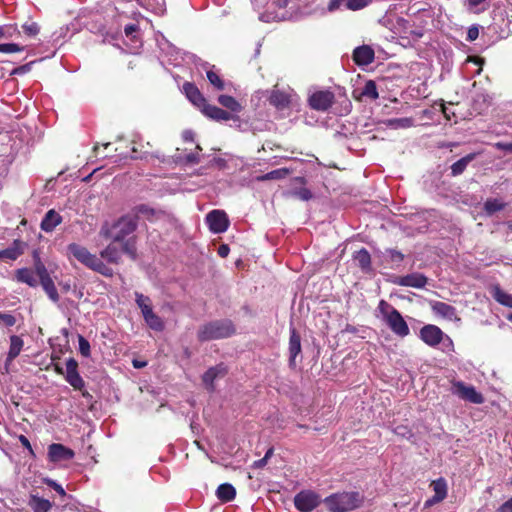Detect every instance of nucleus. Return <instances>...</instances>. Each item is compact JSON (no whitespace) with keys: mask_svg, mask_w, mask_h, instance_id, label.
<instances>
[{"mask_svg":"<svg viewBox=\"0 0 512 512\" xmlns=\"http://www.w3.org/2000/svg\"><path fill=\"white\" fill-rule=\"evenodd\" d=\"M67 254L68 256H72L77 259L84 266L99 272L104 276L112 275V270L95 254L90 253L84 246L77 243H71L67 246Z\"/></svg>","mask_w":512,"mask_h":512,"instance_id":"obj_1","label":"nucleus"},{"mask_svg":"<svg viewBox=\"0 0 512 512\" xmlns=\"http://www.w3.org/2000/svg\"><path fill=\"white\" fill-rule=\"evenodd\" d=\"M378 311L385 323L397 336L403 338L410 333L409 327L402 315L388 302L381 300L378 304Z\"/></svg>","mask_w":512,"mask_h":512,"instance_id":"obj_2","label":"nucleus"},{"mask_svg":"<svg viewBox=\"0 0 512 512\" xmlns=\"http://www.w3.org/2000/svg\"><path fill=\"white\" fill-rule=\"evenodd\" d=\"M362 498L357 492L335 493L324 499L330 512H349L360 506Z\"/></svg>","mask_w":512,"mask_h":512,"instance_id":"obj_3","label":"nucleus"},{"mask_svg":"<svg viewBox=\"0 0 512 512\" xmlns=\"http://www.w3.org/2000/svg\"><path fill=\"white\" fill-rule=\"evenodd\" d=\"M137 227V218L134 215L121 217L110 228H102L101 234L114 242H125V238L133 233Z\"/></svg>","mask_w":512,"mask_h":512,"instance_id":"obj_4","label":"nucleus"},{"mask_svg":"<svg viewBox=\"0 0 512 512\" xmlns=\"http://www.w3.org/2000/svg\"><path fill=\"white\" fill-rule=\"evenodd\" d=\"M235 328L231 321L220 320L213 321L203 325L198 331V338L201 341H209L215 339H222L234 334Z\"/></svg>","mask_w":512,"mask_h":512,"instance_id":"obj_5","label":"nucleus"},{"mask_svg":"<svg viewBox=\"0 0 512 512\" xmlns=\"http://www.w3.org/2000/svg\"><path fill=\"white\" fill-rule=\"evenodd\" d=\"M136 303L141 309L146 324L154 331H163L165 327L164 321L153 312L150 298L136 293Z\"/></svg>","mask_w":512,"mask_h":512,"instance_id":"obj_6","label":"nucleus"},{"mask_svg":"<svg viewBox=\"0 0 512 512\" xmlns=\"http://www.w3.org/2000/svg\"><path fill=\"white\" fill-rule=\"evenodd\" d=\"M421 340L431 347H435L440 343H443L445 349H452L453 342L451 338L443 333V331L432 324L425 325L420 330Z\"/></svg>","mask_w":512,"mask_h":512,"instance_id":"obj_7","label":"nucleus"},{"mask_svg":"<svg viewBox=\"0 0 512 512\" xmlns=\"http://www.w3.org/2000/svg\"><path fill=\"white\" fill-rule=\"evenodd\" d=\"M122 253H126L132 258L135 257V247L131 239H128L123 243L114 242V240H112V243L101 251V257L110 263H117Z\"/></svg>","mask_w":512,"mask_h":512,"instance_id":"obj_8","label":"nucleus"},{"mask_svg":"<svg viewBox=\"0 0 512 512\" xmlns=\"http://www.w3.org/2000/svg\"><path fill=\"white\" fill-rule=\"evenodd\" d=\"M451 392L459 398L474 404H481L484 401L483 396L473 386L466 385L461 381L452 382Z\"/></svg>","mask_w":512,"mask_h":512,"instance_id":"obj_9","label":"nucleus"},{"mask_svg":"<svg viewBox=\"0 0 512 512\" xmlns=\"http://www.w3.org/2000/svg\"><path fill=\"white\" fill-rule=\"evenodd\" d=\"M320 502V496L310 490L301 491L294 498L295 507L301 512H310L314 510Z\"/></svg>","mask_w":512,"mask_h":512,"instance_id":"obj_10","label":"nucleus"},{"mask_svg":"<svg viewBox=\"0 0 512 512\" xmlns=\"http://www.w3.org/2000/svg\"><path fill=\"white\" fill-rule=\"evenodd\" d=\"M308 102L312 109L326 111L334 102V94L329 90L316 91L310 95Z\"/></svg>","mask_w":512,"mask_h":512,"instance_id":"obj_11","label":"nucleus"},{"mask_svg":"<svg viewBox=\"0 0 512 512\" xmlns=\"http://www.w3.org/2000/svg\"><path fill=\"white\" fill-rule=\"evenodd\" d=\"M206 222L213 233H223L228 229L229 220L222 210H213L206 215Z\"/></svg>","mask_w":512,"mask_h":512,"instance_id":"obj_12","label":"nucleus"},{"mask_svg":"<svg viewBox=\"0 0 512 512\" xmlns=\"http://www.w3.org/2000/svg\"><path fill=\"white\" fill-rule=\"evenodd\" d=\"M295 97L296 94L292 90L282 91L274 89L270 94L269 102L278 110H283L289 107Z\"/></svg>","mask_w":512,"mask_h":512,"instance_id":"obj_13","label":"nucleus"},{"mask_svg":"<svg viewBox=\"0 0 512 512\" xmlns=\"http://www.w3.org/2000/svg\"><path fill=\"white\" fill-rule=\"evenodd\" d=\"M431 309L433 313L448 321H460V318L457 316L456 309L441 301H433L431 302Z\"/></svg>","mask_w":512,"mask_h":512,"instance_id":"obj_14","label":"nucleus"},{"mask_svg":"<svg viewBox=\"0 0 512 512\" xmlns=\"http://www.w3.org/2000/svg\"><path fill=\"white\" fill-rule=\"evenodd\" d=\"M75 453L62 444L53 443L48 447V458L52 462L71 460Z\"/></svg>","mask_w":512,"mask_h":512,"instance_id":"obj_15","label":"nucleus"},{"mask_svg":"<svg viewBox=\"0 0 512 512\" xmlns=\"http://www.w3.org/2000/svg\"><path fill=\"white\" fill-rule=\"evenodd\" d=\"M78 364L75 359L66 361V381L75 389L80 390L84 386L83 379L77 371Z\"/></svg>","mask_w":512,"mask_h":512,"instance_id":"obj_16","label":"nucleus"},{"mask_svg":"<svg viewBox=\"0 0 512 512\" xmlns=\"http://www.w3.org/2000/svg\"><path fill=\"white\" fill-rule=\"evenodd\" d=\"M394 283L400 286L423 288L427 283V278L419 273H413L406 276L398 277Z\"/></svg>","mask_w":512,"mask_h":512,"instance_id":"obj_17","label":"nucleus"},{"mask_svg":"<svg viewBox=\"0 0 512 512\" xmlns=\"http://www.w3.org/2000/svg\"><path fill=\"white\" fill-rule=\"evenodd\" d=\"M353 95L358 100L363 98L376 100L379 97L376 83L372 80L367 81L362 88L354 90Z\"/></svg>","mask_w":512,"mask_h":512,"instance_id":"obj_18","label":"nucleus"},{"mask_svg":"<svg viewBox=\"0 0 512 512\" xmlns=\"http://www.w3.org/2000/svg\"><path fill=\"white\" fill-rule=\"evenodd\" d=\"M202 113L216 121H228L232 118L231 114L224 111L223 109L210 105L207 102L205 105L201 108Z\"/></svg>","mask_w":512,"mask_h":512,"instance_id":"obj_19","label":"nucleus"},{"mask_svg":"<svg viewBox=\"0 0 512 512\" xmlns=\"http://www.w3.org/2000/svg\"><path fill=\"white\" fill-rule=\"evenodd\" d=\"M353 59L358 65H368L374 60V51L367 45L357 47L353 52Z\"/></svg>","mask_w":512,"mask_h":512,"instance_id":"obj_20","label":"nucleus"},{"mask_svg":"<svg viewBox=\"0 0 512 512\" xmlns=\"http://www.w3.org/2000/svg\"><path fill=\"white\" fill-rule=\"evenodd\" d=\"M183 90L187 98L200 110L205 105L206 99L202 96L199 89L192 83H185Z\"/></svg>","mask_w":512,"mask_h":512,"instance_id":"obj_21","label":"nucleus"},{"mask_svg":"<svg viewBox=\"0 0 512 512\" xmlns=\"http://www.w3.org/2000/svg\"><path fill=\"white\" fill-rule=\"evenodd\" d=\"M28 505L33 512H49L53 507L51 501L36 494H30Z\"/></svg>","mask_w":512,"mask_h":512,"instance_id":"obj_22","label":"nucleus"},{"mask_svg":"<svg viewBox=\"0 0 512 512\" xmlns=\"http://www.w3.org/2000/svg\"><path fill=\"white\" fill-rule=\"evenodd\" d=\"M61 221L62 218L56 211L49 210L41 222V229L45 232H52Z\"/></svg>","mask_w":512,"mask_h":512,"instance_id":"obj_23","label":"nucleus"},{"mask_svg":"<svg viewBox=\"0 0 512 512\" xmlns=\"http://www.w3.org/2000/svg\"><path fill=\"white\" fill-rule=\"evenodd\" d=\"M226 374V368L223 365H217L208 369L203 375V382L207 388L213 389V382L219 377H223Z\"/></svg>","mask_w":512,"mask_h":512,"instance_id":"obj_24","label":"nucleus"},{"mask_svg":"<svg viewBox=\"0 0 512 512\" xmlns=\"http://www.w3.org/2000/svg\"><path fill=\"white\" fill-rule=\"evenodd\" d=\"M16 279L21 283H25L30 287H36L38 284V279L35 275V272L29 268H22L16 271Z\"/></svg>","mask_w":512,"mask_h":512,"instance_id":"obj_25","label":"nucleus"},{"mask_svg":"<svg viewBox=\"0 0 512 512\" xmlns=\"http://www.w3.org/2000/svg\"><path fill=\"white\" fill-rule=\"evenodd\" d=\"M216 495L222 502H230L235 498L236 490L231 484L224 483L217 488Z\"/></svg>","mask_w":512,"mask_h":512,"instance_id":"obj_26","label":"nucleus"},{"mask_svg":"<svg viewBox=\"0 0 512 512\" xmlns=\"http://www.w3.org/2000/svg\"><path fill=\"white\" fill-rule=\"evenodd\" d=\"M301 352V342L300 336L296 332L295 329L291 330L290 339H289V353H290V361L294 362L297 355Z\"/></svg>","mask_w":512,"mask_h":512,"instance_id":"obj_27","label":"nucleus"},{"mask_svg":"<svg viewBox=\"0 0 512 512\" xmlns=\"http://www.w3.org/2000/svg\"><path fill=\"white\" fill-rule=\"evenodd\" d=\"M431 486L435 492L434 501H443L447 496V483L445 479L439 478L432 481Z\"/></svg>","mask_w":512,"mask_h":512,"instance_id":"obj_28","label":"nucleus"},{"mask_svg":"<svg viewBox=\"0 0 512 512\" xmlns=\"http://www.w3.org/2000/svg\"><path fill=\"white\" fill-rule=\"evenodd\" d=\"M492 296L501 305L512 308V295L503 291L499 286L492 288Z\"/></svg>","mask_w":512,"mask_h":512,"instance_id":"obj_29","label":"nucleus"},{"mask_svg":"<svg viewBox=\"0 0 512 512\" xmlns=\"http://www.w3.org/2000/svg\"><path fill=\"white\" fill-rule=\"evenodd\" d=\"M44 291L48 295L49 299L53 301L54 303H57L59 301V294L57 292V289L54 285V282L52 278H47L43 281H40Z\"/></svg>","mask_w":512,"mask_h":512,"instance_id":"obj_30","label":"nucleus"},{"mask_svg":"<svg viewBox=\"0 0 512 512\" xmlns=\"http://www.w3.org/2000/svg\"><path fill=\"white\" fill-rule=\"evenodd\" d=\"M218 102L226 107L227 109L233 111V112H240L242 107L240 105V103L235 99L233 98L232 96H228V95H220L218 97Z\"/></svg>","mask_w":512,"mask_h":512,"instance_id":"obj_31","label":"nucleus"},{"mask_svg":"<svg viewBox=\"0 0 512 512\" xmlns=\"http://www.w3.org/2000/svg\"><path fill=\"white\" fill-rule=\"evenodd\" d=\"M474 159V154H469L458 161H456L451 166V173L454 176L460 175L467 167V165Z\"/></svg>","mask_w":512,"mask_h":512,"instance_id":"obj_32","label":"nucleus"},{"mask_svg":"<svg viewBox=\"0 0 512 512\" xmlns=\"http://www.w3.org/2000/svg\"><path fill=\"white\" fill-rule=\"evenodd\" d=\"M22 347H23L22 339L18 336H11L8 358L9 359L16 358L19 355V353L21 352Z\"/></svg>","mask_w":512,"mask_h":512,"instance_id":"obj_33","label":"nucleus"},{"mask_svg":"<svg viewBox=\"0 0 512 512\" xmlns=\"http://www.w3.org/2000/svg\"><path fill=\"white\" fill-rule=\"evenodd\" d=\"M354 261L362 268L367 269L370 267L371 258L367 250L361 249L354 254Z\"/></svg>","mask_w":512,"mask_h":512,"instance_id":"obj_34","label":"nucleus"},{"mask_svg":"<svg viewBox=\"0 0 512 512\" xmlns=\"http://www.w3.org/2000/svg\"><path fill=\"white\" fill-rule=\"evenodd\" d=\"M289 171L286 168L276 169L264 175L258 176V181H266V180H277L282 179L288 175Z\"/></svg>","mask_w":512,"mask_h":512,"instance_id":"obj_35","label":"nucleus"},{"mask_svg":"<svg viewBox=\"0 0 512 512\" xmlns=\"http://www.w3.org/2000/svg\"><path fill=\"white\" fill-rule=\"evenodd\" d=\"M387 125L394 128H408L413 125V119L411 118H395L387 121Z\"/></svg>","mask_w":512,"mask_h":512,"instance_id":"obj_36","label":"nucleus"},{"mask_svg":"<svg viewBox=\"0 0 512 512\" xmlns=\"http://www.w3.org/2000/svg\"><path fill=\"white\" fill-rule=\"evenodd\" d=\"M484 207L488 214H493L502 210L504 208V204L498 199H489L485 202Z\"/></svg>","mask_w":512,"mask_h":512,"instance_id":"obj_37","label":"nucleus"},{"mask_svg":"<svg viewBox=\"0 0 512 512\" xmlns=\"http://www.w3.org/2000/svg\"><path fill=\"white\" fill-rule=\"evenodd\" d=\"M21 254V251L17 247H10L5 250L0 251V259L2 260H15Z\"/></svg>","mask_w":512,"mask_h":512,"instance_id":"obj_38","label":"nucleus"},{"mask_svg":"<svg viewBox=\"0 0 512 512\" xmlns=\"http://www.w3.org/2000/svg\"><path fill=\"white\" fill-rule=\"evenodd\" d=\"M207 78L209 82L217 89V90H223L224 89V82L220 78V76L213 70L207 71Z\"/></svg>","mask_w":512,"mask_h":512,"instance_id":"obj_39","label":"nucleus"},{"mask_svg":"<svg viewBox=\"0 0 512 512\" xmlns=\"http://www.w3.org/2000/svg\"><path fill=\"white\" fill-rule=\"evenodd\" d=\"M371 3V0H347L345 7L349 10L356 11L363 9Z\"/></svg>","mask_w":512,"mask_h":512,"instance_id":"obj_40","label":"nucleus"},{"mask_svg":"<svg viewBox=\"0 0 512 512\" xmlns=\"http://www.w3.org/2000/svg\"><path fill=\"white\" fill-rule=\"evenodd\" d=\"M34 272H35L37 279H39V281H43L47 278H50V275H49L45 265L40 261L36 262Z\"/></svg>","mask_w":512,"mask_h":512,"instance_id":"obj_41","label":"nucleus"},{"mask_svg":"<svg viewBox=\"0 0 512 512\" xmlns=\"http://www.w3.org/2000/svg\"><path fill=\"white\" fill-rule=\"evenodd\" d=\"M24 33L28 36L34 37L39 33V26L36 22H27L22 26Z\"/></svg>","mask_w":512,"mask_h":512,"instance_id":"obj_42","label":"nucleus"},{"mask_svg":"<svg viewBox=\"0 0 512 512\" xmlns=\"http://www.w3.org/2000/svg\"><path fill=\"white\" fill-rule=\"evenodd\" d=\"M23 48L19 46L18 44L14 43H6V44H0V52L10 54V53H16L21 52Z\"/></svg>","mask_w":512,"mask_h":512,"instance_id":"obj_43","label":"nucleus"},{"mask_svg":"<svg viewBox=\"0 0 512 512\" xmlns=\"http://www.w3.org/2000/svg\"><path fill=\"white\" fill-rule=\"evenodd\" d=\"M486 0H466V5L469 11L473 13H479L484 10L480 5L483 4Z\"/></svg>","mask_w":512,"mask_h":512,"instance_id":"obj_44","label":"nucleus"},{"mask_svg":"<svg viewBox=\"0 0 512 512\" xmlns=\"http://www.w3.org/2000/svg\"><path fill=\"white\" fill-rule=\"evenodd\" d=\"M79 351L85 357L90 355V344L83 336H79Z\"/></svg>","mask_w":512,"mask_h":512,"instance_id":"obj_45","label":"nucleus"},{"mask_svg":"<svg viewBox=\"0 0 512 512\" xmlns=\"http://www.w3.org/2000/svg\"><path fill=\"white\" fill-rule=\"evenodd\" d=\"M44 483L47 484L49 487L53 488L60 496H62V497L66 496L65 490L56 481L46 478V479H44Z\"/></svg>","mask_w":512,"mask_h":512,"instance_id":"obj_46","label":"nucleus"},{"mask_svg":"<svg viewBox=\"0 0 512 512\" xmlns=\"http://www.w3.org/2000/svg\"><path fill=\"white\" fill-rule=\"evenodd\" d=\"M347 3V0H330L327 5V11L328 12H334L342 7V5H345Z\"/></svg>","mask_w":512,"mask_h":512,"instance_id":"obj_47","label":"nucleus"},{"mask_svg":"<svg viewBox=\"0 0 512 512\" xmlns=\"http://www.w3.org/2000/svg\"><path fill=\"white\" fill-rule=\"evenodd\" d=\"M296 196L301 200L307 201L312 197L311 192L306 188H301L295 192Z\"/></svg>","mask_w":512,"mask_h":512,"instance_id":"obj_48","label":"nucleus"},{"mask_svg":"<svg viewBox=\"0 0 512 512\" xmlns=\"http://www.w3.org/2000/svg\"><path fill=\"white\" fill-rule=\"evenodd\" d=\"M0 319L6 326H13L16 323L15 317L11 314H0Z\"/></svg>","mask_w":512,"mask_h":512,"instance_id":"obj_49","label":"nucleus"},{"mask_svg":"<svg viewBox=\"0 0 512 512\" xmlns=\"http://www.w3.org/2000/svg\"><path fill=\"white\" fill-rule=\"evenodd\" d=\"M496 512H512V497L503 503Z\"/></svg>","mask_w":512,"mask_h":512,"instance_id":"obj_50","label":"nucleus"},{"mask_svg":"<svg viewBox=\"0 0 512 512\" xmlns=\"http://www.w3.org/2000/svg\"><path fill=\"white\" fill-rule=\"evenodd\" d=\"M138 27L134 24L127 25L124 29L127 37L134 38V34L137 32Z\"/></svg>","mask_w":512,"mask_h":512,"instance_id":"obj_51","label":"nucleus"},{"mask_svg":"<svg viewBox=\"0 0 512 512\" xmlns=\"http://www.w3.org/2000/svg\"><path fill=\"white\" fill-rule=\"evenodd\" d=\"M479 35V31H478V28L476 27H471L469 30H468V33H467V39L469 41H474L475 39H477Z\"/></svg>","mask_w":512,"mask_h":512,"instance_id":"obj_52","label":"nucleus"},{"mask_svg":"<svg viewBox=\"0 0 512 512\" xmlns=\"http://www.w3.org/2000/svg\"><path fill=\"white\" fill-rule=\"evenodd\" d=\"M229 252H230V248H229V246H228V245H226V244H222V245H220V246H219V248H218V254H219V256H221L222 258L227 257V256H228V254H229Z\"/></svg>","mask_w":512,"mask_h":512,"instance_id":"obj_53","label":"nucleus"},{"mask_svg":"<svg viewBox=\"0 0 512 512\" xmlns=\"http://www.w3.org/2000/svg\"><path fill=\"white\" fill-rule=\"evenodd\" d=\"M468 61L473 62L475 65L479 66V68L477 69L476 74H480L481 71H482V65L484 64V59L479 58V57H475V58L468 59Z\"/></svg>","mask_w":512,"mask_h":512,"instance_id":"obj_54","label":"nucleus"},{"mask_svg":"<svg viewBox=\"0 0 512 512\" xmlns=\"http://www.w3.org/2000/svg\"><path fill=\"white\" fill-rule=\"evenodd\" d=\"M19 441L21 442V444H22L26 449H28V450H29V452H30L31 454H33V449H32V447H31V444H30V442H29V440H28V438H27V437H25L24 435H20V436H19Z\"/></svg>","mask_w":512,"mask_h":512,"instance_id":"obj_55","label":"nucleus"},{"mask_svg":"<svg viewBox=\"0 0 512 512\" xmlns=\"http://www.w3.org/2000/svg\"><path fill=\"white\" fill-rule=\"evenodd\" d=\"M495 147L500 150H505L508 152H512V142L511 143H502L498 142L495 144Z\"/></svg>","mask_w":512,"mask_h":512,"instance_id":"obj_56","label":"nucleus"},{"mask_svg":"<svg viewBox=\"0 0 512 512\" xmlns=\"http://www.w3.org/2000/svg\"><path fill=\"white\" fill-rule=\"evenodd\" d=\"M186 160L188 162H191V163H198L199 162V157L197 154H194V153H190L186 156Z\"/></svg>","mask_w":512,"mask_h":512,"instance_id":"obj_57","label":"nucleus"},{"mask_svg":"<svg viewBox=\"0 0 512 512\" xmlns=\"http://www.w3.org/2000/svg\"><path fill=\"white\" fill-rule=\"evenodd\" d=\"M10 36L9 28L6 26H0V39Z\"/></svg>","mask_w":512,"mask_h":512,"instance_id":"obj_58","label":"nucleus"},{"mask_svg":"<svg viewBox=\"0 0 512 512\" xmlns=\"http://www.w3.org/2000/svg\"><path fill=\"white\" fill-rule=\"evenodd\" d=\"M267 460L263 457L262 459L254 462V467L256 468H262L266 465Z\"/></svg>","mask_w":512,"mask_h":512,"instance_id":"obj_59","label":"nucleus"},{"mask_svg":"<svg viewBox=\"0 0 512 512\" xmlns=\"http://www.w3.org/2000/svg\"><path fill=\"white\" fill-rule=\"evenodd\" d=\"M138 214H147L148 208L145 205H140L136 208Z\"/></svg>","mask_w":512,"mask_h":512,"instance_id":"obj_60","label":"nucleus"},{"mask_svg":"<svg viewBox=\"0 0 512 512\" xmlns=\"http://www.w3.org/2000/svg\"><path fill=\"white\" fill-rule=\"evenodd\" d=\"M440 501H434V496L431 498V499H428L426 502H425V506L426 507H429V506H432L436 503H439Z\"/></svg>","mask_w":512,"mask_h":512,"instance_id":"obj_61","label":"nucleus"},{"mask_svg":"<svg viewBox=\"0 0 512 512\" xmlns=\"http://www.w3.org/2000/svg\"><path fill=\"white\" fill-rule=\"evenodd\" d=\"M133 365H134L135 368H142V367H144L146 365V363L145 362H139V361L135 360V361H133Z\"/></svg>","mask_w":512,"mask_h":512,"instance_id":"obj_62","label":"nucleus"},{"mask_svg":"<svg viewBox=\"0 0 512 512\" xmlns=\"http://www.w3.org/2000/svg\"><path fill=\"white\" fill-rule=\"evenodd\" d=\"M392 258L397 260V261H401L402 260V255L398 252H394L392 253Z\"/></svg>","mask_w":512,"mask_h":512,"instance_id":"obj_63","label":"nucleus"},{"mask_svg":"<svg viewBox=\"0 0 512 512\" xmlns=\"http://www.w3.org/2000/svg\"><path fill=\"white\" fill-rule=\"evenodd\" d=\"M272 454H273V449H272V448H270V449L266 452V454H265L264 458L268 461V459L272 456Z\"/></svg>","mask_w":512,"mask_h":512,"instance_id":"obj_64","label":"nucleus"}]
</instances>
